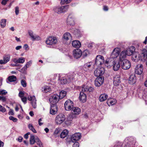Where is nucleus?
Masks as SVG:
<instances>
[{
	"instance_id": "obj_46",
	"label": "nucleus",
	"mask_w": 147,
	"mask_h": 147,
	"mask_svg": "<svg viewBox=\"0 0 147 147\" xmlns=\"http://www.w3.org/2000/svg\"><path fill=\"white\" fill-rule=\"evenodd\" d=\"M74 34L77 37H79L80 36V32L78 30H76L74 32Z\"/></svg>"
},
{
	"instance_id": "obj_10",
	"label": "nucleus",
	"mask_w": 147,
	"mask_h": 147,
	"mask_svg": "<svg viewBox=\"0 0 147 147\" xmlns=\"http://www.w3.org/2000/svg\"><path fill=\"white\" fill-rule=\"evenodd\" d=\"M28 34L32 40L33 41L38 40L40 39V37L39 36L34 34L31 30L28 31Z\"/></svg>"
},
{
	"instance_id": "obj_55",
	"label": "nucleus",
	"mask_w": 147,
	"mask_h": 147,
	"mask_svg": "<svg viewBox=\"0 0 147 147\" xmlns=\"http://www.w3.org/2000/svg\"><path fill=\"white\" fill-rule=\"evenodd\" d=\"M19 11V7L18 6H16V7L15 9V12L16 15H17L18 14Z\"/></svg>"
},
{
	"instance_id": "obj_40",
	"label": "nucleus",
	"mask_w": 147,
	"mask_h": 147,
	"mask_svg": "<svg viewBox=\"0 0 147 147\" xmlns=\"http://www.w3.org/2000/svg\"><path fill=\"white\" fill-rule=\"evenodd\" d=\"M10 59V55L9 54L6 55L3 57V59L6 63L9 61Z\"/></svg>"
},
{
	"instance_id": "obj_15",
	"label": "nucleus",
	"mask_w": 147,
	"mask_h": 147,
	"mask_svg": "<svg viewBox=\"0 0 147 147\" xmlns=\"http://www.w3.org/2000/svg\"><path fill=\"white\" fill-rule=\"evenodd\" d=\"M81 134L77 133L73 134L71 138V140L73 142H76L79 140L81 138Z\"/></svg>"
},
{
	"instance_id": "obj_26",
	"label": "nucleus",
	"mask_w": 147,
	"mask_h": 147,
	"mask_svg": "<svg viewBox=\"0 0 147 147\" xmlns=\"http://www.w3.org/2000/svg\"><path fill=\"white\" fill-rule=\"evenodd\" d=\"M92 64V63L91 62L85 63L83 67V69L86 71H89L90 70V67Z\"/></svg>"
},
{
	"instance_id": "obj_12",
	"label": "nucleus",
	"mask_w": 147,
	"mask_h": 147,
	"mask_svg": "<svg viewBox=\"0 0 147 147\" xmlns=\"http://www.w3.org/2000/svg\"><path fill=\"white\" fill-rule=\"evenodd\" d=\"M73 55L74 57L76 59L80 58L82 55L81 50L79 49L74 50L73 51Z\"/></svg>"
},
{
	"instance_id": "obj_45",
	"label": "nucleus",
	"mask_w": 147,
	"mask_h": 147,
	"mask_svg": "<svg viewBox=\"0 0 147 147\" xmlns=\"http://www.w3.org/2000/svg\"><path fill=\"white\" fill-rule=\"evenodd\" d=\"M25 61V58L21 57L18 59V63H23Z\"/></svg>"
},
{
	"instance_id": "obj_35",
	"label": "nucleus",
	"mask_w": 147,
	"mask_h": 147,
	"mask_svg": "<svg viewBox=\"0 0 147 147\" xmlns=\"http://www.w3.org/2000/svg\"><path fill=\"white\" fill-rule=\"evenodd\" d=\"M42 90L45 92H50L51 90V88L48 86H45L42 88Z\"/></svg>"
},
{
	"instance_id": "obj_7",
	"label": "nucleus",
	"mask_w": 147,
	"mask_h": 147,
	"mask_svg": "<svg viewBox=\"0 0 147 147\" xmlns=\"http://www.w3.org/2000/svg\"><path fill=\"white\" fill-rule=\"evenodd\" d=\"M73 77H72L69 78V79L67 80L66 78L64 77L63 76H59L58 80L59 81V82L62 84H65L67 82H69L73 79Z\"/></svg>"
},
{
	"instance_id": "obj_14",
	"label": "nucleus",
	"mask_w": 147,
	"mask_h": 147,
	"mask_svg": "<svg viewBox=\"0 0 147 147\" xmlns=\"http://www.w3.org/2000/svg\"><path fill=\"white\" fill-rule=\"evenodd\" d=\"M143 65L141 64H138L136 67L135 73L138 75H141L143 71Z\"/></svg>"
},
{
	"instance_id": "obj_59",
	"label": "nucleus",
	"mask_w": 147,
	"mask_h": 147,
	"mask_svg": "<svg viewBox=\"0 0 147 147\" xmlns=\"http://www.w3.org/2000/svg\"><path fill=\"white\" fill-rule=\"evenodd\" d=\"M79 143L78 142H76L73 145V147H79Z\"/></svg>"
},
{
	"instance_id": "obj_53",
	"label": "nucleus",
	"mask_w": 147,
	"mask_h": 147,
	"mask_svg": "<svg viewBox=\"0 0 147 147\" xmlns=\"http://www.w3.org/2000/svg\"><path fill=\"white\" fill-rule=\"evenodd\" d=\"M27 69V67L25 66L21 69L20 72L23 73H25Z\"/></svg>"
},
{
	"instance_id": "obj_19",
	"label": "nucleus",
	"mask_w": 147,
	"mask_h": 147,
	"mask_svg": "<svg viewBox=\"0 0 147 147\" xmlns=\"http://www.w3.org/2000/svg\"><path fill=\"white\" fill-rule=\"evenodd\" d=\"M119 50L117 48L114 49L112 52L111 57L113 58H115L117 57L119 55L120 53Z\"/></svg>"
},
{
	"instance_id": "obj_63",
	"label": "nucleus",
	"mask_w": 147,
	"mask_h": 147,
	"mask_svg": "<svg viewBox=\"0 0 147 147\" xmlns=\"http://www.w3.org/2000/svg\"><path fill=\"white\" fill-rule=\"evenodd\" d=\"M28 48V46L27 44H25L23 47V48L24 49L26 50H28V49H27Z\"/></svg>"
},
{
	"instance_id": "obj_47",
	"label": "nucleus",
	"mask_w": 147,
	"mask_h": 147,
	"mask_svg": "<svg viewBox=\"0 0 147 147\" xmlns=\"http://www.w3.org/2000/svg\"><path fill=\"white\" fill-rule=\"evenodd\" d=\"M7 93V92L6 90L2 89L0 90V95H5Z\"/></svg>"
},
{
	"instance_id": "obj_1",
	"label": "nucleus",
	"mask_w": 147,
	"mask_h": 147,
	"mask_svg": "<svg viewBox=\"0 0 147 147\" xmlns=\"http://www.w3.org/2000/svg\"><path fill=\"white\" fill-rule=\"evenodd\" d=\"M58 42L57 39L56 37L52 36H49L46 40V43L48 47L51 48L56 45Z\"/></svg>"
},
{
	"instance_id": "obj_11",
	"label": "nucleus",
	"mask_w": 147,
	"mask_h": 147,
	"mask_svg": "<svg viewBox=\"0 0 147 147\" xmlns=\"http://www.w3.org/2000/svg\"><path fill=\"white\" fill-rule=\"evenodd\" d=\"M104 81V78L102 76L98 77L95 79L94 83L96 86H99L103 84Z\"/></svg>"
},
{
	"instance_id": "obj_5",
	"label": "nucleus",
	"mask_w": 147,
	"mask_h": 147,
	"mask_svg": "<svg viewBox=\"0 0 147 147\" xmlns=\"http://www.w3.org/2000/svg\"><path fill=\"white\" fill-rule=\"evenodd\" d=\"M74 106L73 102L70 100H67L64 104L65 109L66 111H70L72 109Z\"/></svg>"
},
{
	"instance_id": "obj_9",
	"label": "nucleus",
	"mask_w": 147,
	"mask_h": 147,
	"mask_svg": "<svg viewBox=\"0 0 147 147\" xmlns=\"http://www.w3.org/2000/svg\"><path fill=\"white\" fill-rule=\"evenodd\" d=\"M104 68L103 67L97 68L95 70L94 74L97 77L102 76V75L104 73Z\"/></svg>"
},
{
	"instance_id": "obj_51",
	"label": "nucleus",
	"mask_w": 147,
	"mask_h": 147,
	"mask_svg": "<svg viewBox=\"0 0 147 147\" xmlns=\"http://www.w3.org/2000/svg\"><path fill=\"white\" fill-rule=\"evenodd\" d=\"M6 100V98L5 96H0V101H1L3 102H5Z\"/></svg>"
},
{
	"instance_id": "obj_50",
	"label": "nucleus",
	"mask_w": 147,
	"mask_h": 147,
	"mask_svg": "<svg viewBox=\"0 0 147 147\" xmlns=\"http://www.w3.org/2000/svg\"><path fill=\"white\" fill-rule=\"evenodd\" d=\"M71 0H61V4H64L65 3L67 4L69 3Z\"/></svg>"
},
{
	"instance_id": "obj_57",
	"label": "nucleus",
	"mask_w": 147,
	"mask_h": 147,
	"mask_svg": "<svg viewBox=\"0 0 147 147\" xmlns=\"http://www.w3.org/2000/svg\"><path fill=\"white\" fill-rule=\"evenodd\" d=\"M24 94L23 91H21L19 93V96L21 98L24 97Z\"/></svg>"
},
{
	"instance_id": "obj_17",
	"label": "nucleus",
	"mask_w": 147,
	"mask_h": 147,
	"mask_svg": "<svg viewBox=\"0 0 147 147\" xmlns=\"http://www.w3.org/2000/svg\"><path fill=\"white\" fill-rule=\"evenodd\" d=\"M67 24L73 25L75 24V20L74 16L71 15L69 16L67 18Z\"/></svg>"
},
{
	"instance_id": "obj_13",
	"label": "nucleus",
	"mask_w": 147,
	"mask_h": 147,
	"mask_svg": "<svg viewBox=\"0 0 147 147\" xmlns=\"http://www.w3.org/2000/svg\"><path fill=\"white\" fill-rule=\"evenodd\" d=\"M135 49L134 47L131 46L124 50L127 56H130L132 55L133 52L135 51Z\"/></svg>"
},
{
	"instance_id": "obj_43",
	"label": "nucleus",
	"mask_w": 147,
	"mask_h": 147,
	"mask_svg": "<svg viewBox=\"0 0 147 147\" xmlns=\"http://www.w3.org/2000/svg\"><path fill=\"white\" fill-rule=\"evenodd\" d=\"M89 53L88 51L87 50H86L84 51L82 53V56L84 57H86Z\"/></svg>"
},
{
	"instance_id": "obj_61",
	"label": "nucleus",
	"mask_w": 147,
	"mask_h": 147,
	"mask_svg": "<svg viewBox=\"0 0 147 147\" xmlns=\"http://www.w3.org/2000/svg\"><path fill=\"white\" fill-rule=\"evenodd\" d=\"M8 114L9 115H14L13 110L12 109H10L9 111V112Z\"/></svg>"
},
{
	"instance_id": "obj_37",
	"label": "nucleus",
	"mask_w": 147,
	"mask_h": 147,
	"mask_svg": "<svg viewBox=\"0 0 147 147\" xmlns=\"http://www.w3.org/2000/svg\"><path fill=\"white\" fill-rule=\"evenodd\" d=\"M16 77L14 75L9 76L8 78V80L9 82H11L16 81Z\"/></svg>"
},
{
	"instance_id": "obj_32",
	"label": "nucleus",
	"mask_w": 147,
	"mask_h": 147,
	"mask_svg": "<svg viewBox=\"0 0 147 147\" xmlns=\"http://www.w3.org/2000/svg\"><path fill=\"white\" fill-rule=\"evenodd\" d=\"M53 11L55 12L58 13H63V10L62 7H54L53 9Z\"/></svg>"
},
{
	"instance_id": "obj_52",
	"label": "nucleus",
	"mask_w": 147,
	"mask_h": 147,
	"mask_svg": "<svg viewBox=\"0 0 147 147\" xmlns=\"http://www.w3.org/2000/svg\"><path fill=\"white\" fill-rule=\"evenodd\" d=\"M9 119L10 120H12L14 122H16L18 120L17 118H15L12 116H10L9 117Z\"/></svg>"
},
{
	"instance_id": "obj_24",
	"label": "nucleus",
	"mask_w": 147,
	"mask_h": 147,
	"mask_svg": "<svg viewBox=\"0 0 147 147\" xmlns=\"http://www.w3.org/2000/svg\"><path fill=\"white\" fill-rule=\"evenodd\" d=\"M138 96L140 98H142L144 100H146L147 96V93L145 91L141 90L138 94Z\"/></svg>"
},
{
	"instance_id": "obj_49",
	"label": "nucleus",
	"mask_w": 147,
	"mask_h": 147,
	"mask_svg": "<svg viewBox=\"0 0 147 147\" xmlns=\"http://www.w3.org/2000/svg\"><path fill=\"white\" fill-rule=\"evenodd\" d=\"M21 85L24 87H25L26 86V82L23 79L21 81Z\"/></svg>"
},
{
	"instance_id": "obj_42",
	"label": "nucleus",
	"mask_w": 147,
	"mask_h": 147,
	"mask_svg": "<svg viewBox=\"0 0 147 147\" xmlns=\"http://www.w3.org/2000/svg\"><path fill=\"white\" fill-rule=\"evenodd\" d=\"M28 127L34 133H36L37 131L34 128V127L32 124H30L28 125Z\"/></svg>"
},
{
	"instance_id": "obj_27",
	"label": "nucleus",
	"mask_w": 147,
	"mask_h": 147,
	"mask_svg": "<svg viewBox=\"0 0 147 147\" xmlns=\"http://www.w3.org/2000/svg\"><path fill=\"white\" fill-rule=\"evenodd\" d=\"M120 83V77L119 75L115 76L113 78V83L116 86L119 85Z\"/></svg>"
},
{
	"instance_id": "obj_16",
	"label": "nucleus",
	"mask_w": 147,
	"mask_h": 147,
	"mask_svg": "<svg viewBox=\"0 0 147 147\" xmlns=\"http://www.w3.org/2000/svg\"><path fill=\"white\" fill-rule=\"evenodd\" d=\"M28 99L29 100L31 101V104L32 106L34 108H36V100L34 96H28Z\"/></svg>"
},
{
	"instance_id": "obj_6",
	"label": "nucleus",
	"mask_w": 147,
	"mask_h": 147,
	"mask_svg": "<svg viewBox=\"0 0 147 147\" xmlns=\"http://www.w3.org/2000/svg\"><path fill=\"white\" fill-rule=\"evenodd\" d=\"M65 117L64 115L60 114L57 116L56 118V122L57 124L62 123L65 120Z\"/></svg>"
},
{
	"instance_id": "obj_48",
	"label": "nucleus",
	"mask_w": 147,
	"mask_h": 147,
	"mask_svg": "<svg viewBox=\"0 0 147 147\" xmlns=\"http://www.w3.org/2000/svg\"><path fill=\"white\" fill-rule=\"evenodd\" d=\"M62 8L63 10V12L67 11L69 8V5H66L64 6H62Z\"/></svg>"
},
{
	"instance_id": "obj_29",
	"label": "nucleus",
	"mask_w": 147,
	"mask_h": 147,
	"mask_svg": "<svg viewBox=\"0 0 147 147\" xmlns=\"http://www.w3.org/2000/svg\"><path fill=\"white\" fill-rule=\"evenodd\" d=\"M80 109L77 107H73L72 110V113L76 115H79L80 112Z\"/></svg>"
},
{
	"instance_id": "obj_39",
	"label": "nucleus",
	"mask_w": 147,
	"mask_h": 147,
	"mask_svg": "<svg viewBox=\"0 0 147 147\" xmlns=\"http://www.w3.org/2000/svg\"><path fill=\"white\" fill-rule=\"evenodd\" d=\"M6 20L5 19H3L1 20L0 25L2 28L5 27L6 26Z\"/></svg>"
},
{
	"instance_id": "obj_44",
	"label": "nucleus",
	"mask_w": 147,
	"mask_h": 147,
	"mask_svg": "<svg viewBox=\"0 0 147 147\" xmlns=\"http://www.w3.org/2000/svg\"><path fill=\"white\" fill-rule=\"evenodd\" d=\"M88 88L85 85H83L82 86L81 91V92H88Z\"/></svg>"
},
{
	"instance_id": "obj_64",
	"label": "nucleus",
	"mask_w": 147,
	"mask_h": 147,
	"mask_svg": "<svg viewBox=\"0 0 147 147\" xmlns=\"http://www.w3.org/2000/svg\"><path fill=\"white\" fill-rule=\"evenodd\" d=\"M42 120L41 118H40L38 120V122L39 125L40 126H41V125H42L43 124V123L41 122V121H42Z\"/></svg>"
},
{
	"instance_id": "obj_33",
	"label": "nucleus",
	"mask_w": 147,
	"mask_h": 147,
	"mask_svg": "<svg viewBox=\"0 0 147 147\" xmlns=\"http://www.w3.org/2000/svg\"><path fill=\"white\" fill-rule=\"evenodd\" d=\"M36 137L34 136L31 135L30 138V143L31 145H33L36 142Z\"/></svg>"
},
{
	"instance_id": "obj_8",
	"label": "nucleus",
	"mask_w": 147,
	"mask_h": 147,
	"mask_svg": "<svg viewBox=\"0 0 147 147\" xmlns=\"http://www.w3.org/2000/svg\"><path fill=\"white\" fill-rule=\"evenodd\" d=\"M132 59L135 61H137L138 60H141V58L142 57V53L139 55V53L137 52H134L132 54Z\"/></svg>"
},
{
	"instance_id": "obj_2",
	"label": "nucleus",
	"mask_w": 147,
	"mask_h": 147,
	"mask_svg": "<svg viewBox=\"0 0 147 147\" xmlns=\"http://www.w3.org/2000/svg\"><path fill=\"white\" fill-rule=\"evenodd\" d=\"M59 99V95L57 94H53L51 95L50 96L49 99V101L51 105H56Z\"/></svg>"
},
{
	"instance_id": "obj_60",
	"label": "nucleus",
	"mask_w": 147,
	"mask_h": 147,
	"mask_svg": "<svg viewBox=\"0 0 147 147\" xmlns=\"http://www.w3.org/2000/svg\"><path fill=\"white\" fill-rule=\"evenodd\" d=\"M21 100L23 102L25 103L26 101L27 98L26 97H23L21 98Z\"/></svg>"
},
{
	"instance_id": "obj_38",
	"label": "nucleus",
	"mask_w": 147,
	"mask_h": 147,
	"mask_svg": "<svg viewBox=\"0 0 147 147\" xmlns=\"http://www.w3.org/2000/svg\"><path fill=\"white\" fill-rule=\"evenodd\" d=\"M66 91L62 90L59 93V96L60 99H61L63 98L66 95Z\"/></svg>"
},
{
	"instance_id": "obj_34",
	"label": "nucleus",
	"mask_w": 147,
	"mask_h": 147,
	"mask_svg": "<svg viewBox=\"0 0 147 147\" xmlns=\"http://www.w3.org/2000/svg\"><path fill=\"white\" fill-rule=\"evenodd\" d=\"M68 133L67 130L65 129L60 134V137L61 138H64L65 137Z\"/></svg>"
},
{
	"instance_id": "obj_36",
	"label": "nucleus",
	"mask_w": 147,
	"mask_h": 147,
	"mask_svg": "<svg viewBox=\"0 0 147 147\" xmlns=\"http://www.w3.org/2000/svg\"><path fill=\"white\" fill-rule=\"evenodd\" d=\"M108 104H110V105H114L116 102V100L114 99H108L107 101Z\"/></svg>"
},
{
	"instance_id": "obj_18",
	"label": "nucleus",
	"mask_w": 147,
	"mask_h": 147,
	"mask_svg": "<svg viewBox=\"0 0 147 147\" xmlns=\"http://www.w3.org/2000/svg\"><path fill=\"white\" fill-rule=\"evenodd\" d=\"M142 57L141 61H146V65H147V51L145 49H143L142 51Z\"/></svg>"
},
{
	"instance_id": "obj_3",
	"label": "nucleus",
	"mask_w": 147,
	"mask_h": 147,
	"mask_svg": "<svg viewBox=\"0 0 147 147\" xmlns=\"http://www.w3.org/2000/svg\"><path fill=\"white\" fill-rule=\"evenodd\" d=\"M121 63L122 68L124 70L129 69L131 66V63L130 61L127 59L124 60Z\"/></svg>"
},
{
	"instance_id": "obj_22",
	"label": "nucleus",
	"mask_w": 147,
	"mask_h": 147,
	"mask_svg": "<svg viewBox=\"0 0 147 147\" xmlns=\"http://www.w3.org/2000/svg\"><path fill=\"white\" fill-rule=\"evenodd\" d=\"M79 98L80 100L83 102H85L86 99V94L83 92H81L80 93Z\"/></svg>"
},
{
	"instance_id": "obj_4",
	"label": "nucleus",
	"mask_w": 147,
	"mask_h": 147,
	"mask_svg": "<svg viewBox=\"0 0 147 147\" xmlns=\"http://www.w3.org/2000/svg\"><path fill=\"white\" fill-rule=\"evenodd\" d=\"M104 63V59L103 56L100 55L96 56L95 60V64L97 66L102 65Z\"/></svg>"
},
{
	"instance_id": "obj_62",
	"label": "nucleus",
	"mask_w": 147,
	"mask_h": 147,
	"mask_svg": "<svg viewBox=\"0 0 147 147\" xmlns=\"http://www.w3.org/2000/svg\"><path fill=\"white\" fill-rule=\"evenodd\" d=\"M8 1L9 0H3L1 3L3 5H5L6 4L7 1Z\"/></svg>"
},
{
	"instance_id": "obj_58",
	"label": "nucleus",
	"mask_w": 147,
	"mask_h": 147,
	"mask_svg": "<svg viewBox=\"0 0 147 147\" xmlns=\"http://www.w3.org/2000/svg\"><path fill=\"white\" fill-rule=\"evenodd\" d=\"M60 129L59 128H56L54 131V133L55 134H57L60 133Z\"/></svg>"
},
{
	"instance_id": "obj_23",
	"label": "nucleus",
	"mask_w": 147,
	"mask_h": 147,
	"mask_svg": "<svg viewBox=\"0 0 147 147\" xmlns=\"http://www.w3.org/2000/svg\"><path fill=\"white\" fill-rule=\"evenodd\" d=\"M127 55H126L125 51H123L119 55V59L120 61H121L124 60H127L125 59Z\"/></svg>"
},
{
	"instance_id": "obj_21",
	"label": "nucleus",
	"mask_w": 147,
	"mask_h": 147,
	"mask_svg": "<svg viewBox=\"0 0 147 147\" xmlns=\"http://www.w3.org/2000/svg\"><path fill=\"white\" fill-rule=\"evenodd\" d=\"M120 65L119 61H114L113 63V69L114 71H117L119 69Z\"/></svg>"
},
{
	"instance_id": "obj_30",
	"label": "nucleus",
	"mask_w": 147,
	"mask_h": 147,
	"mask_svg": "<svg viewBox=\"0 0 147 147\" xmlns=\"http://www.w3.org/2000/svg\"><path fill=\"white\" fill-rule=\"evenodd\" d=\"M63 38L65 40L67 41L69 39H71L72 38L71 35L70 33L66 32L63 35Z\"/></svg>"
},
{
	"instance_id": "obj_20",
	"label": "nucleus",
	"mask_w": 147,
	"mask_h": 147,
	"mask_svg": "<svg viewBox=\"0 0 147 147\" xmlns=\"http://www.w3.org/2000/svg\"><path fill=\"white\" fill-rule=\"evenodd\" d=\"M57 107L56 105H51L50 114L53 115L55 114L57 111Z\"/></svg>"
},
{
	"instance_id": "obj_31",
	"label": "nucleus",
	"mask_w": 147,
	"mask_h": 147,
	"mask_svg": "<svg viewBox=\"0 0 147 147\" xmlns=\"http://www.w3.org/2000/svg\"><path fill=\"white\" fill-rule=\"evenodd\" d=\"M108 97V96L107 94H102L99 97V100L100 102L103 101L107 100Z\"/></svg>"
},
{
	"instance_id": "obj_28",
	"label": "nucleus",
	"mask_w": 147,
	"mask_h": 147,
	"mask_svg": "<svg viewBox=\"0 0 147 147\" xmlns=\"http://www.w3.org/2000/svg\"><path fill=\"white\" fill-rule=\"evenodd\" d=\"M72 45L73 47L76 48H79L81 46L80 42L77 40L73 41L72 42Z\"/></svg>"
},
{
	"instance_id": "obj_25",
	"label": "nucleus",
	"mask_w": 147,
	"mask_h": 147,
	"mask_svg": "<svg viewBox=\"0 0 147 147\" xmlns=\"http://www.w3.org/2000/svg\"><path fill=\"white\" fill-rule=\"evenodd\" d=\"M129 82L131 84H134L136 82V78L134 75H131L129 79Z\"/></svg>"
},
{
	"instance_id": "obj_54",
	"label": "nucleus",
	"mask_w": 147,
	"mask_h": 147,
	"mask_svg": "<svg viewBox=\"0 0 147 147\" xmlns=\"http://www.w3.org/2000/svg\"><path fill=\"white\" fill-rule=\"evenodd\" d=\"M6 111V109L5 108L2 106L1 105H0V111L3 113L5 112Z\"/></svg>"
},
{
	"instance_id": "obj_41",
	"label": "nucleus",
	"mask_w": 147,
	"mask_h": 147,
	"mask_svg": "<svg viewBox=\"0 0 147 147\" xmlns=\"http://www.w3.org/2000/svg\"><path fill=\"white\" fill-rule=\"evenodd\" d=\"M36 142L40 146V147H43L42 143L38 137H36Z\"/></svg>"
},
{
	"instance_id": "obj_56",
	"label": "nucleus",
	"mask_w": 147,
	"mask_h": 147,
	"mask_svg": "<svg viewBox=\"0 0 147 147\" xmlns=\"http://www.w3.org/2000/svg\"><path fill=\"white\" fill-rule=\"evenodd\" d=\"M32 62L31 61H29L26 63L25 66H26V67H27V68L29 67L30 66L31 64H32Z\"/></svg>"
}]
</instances>
